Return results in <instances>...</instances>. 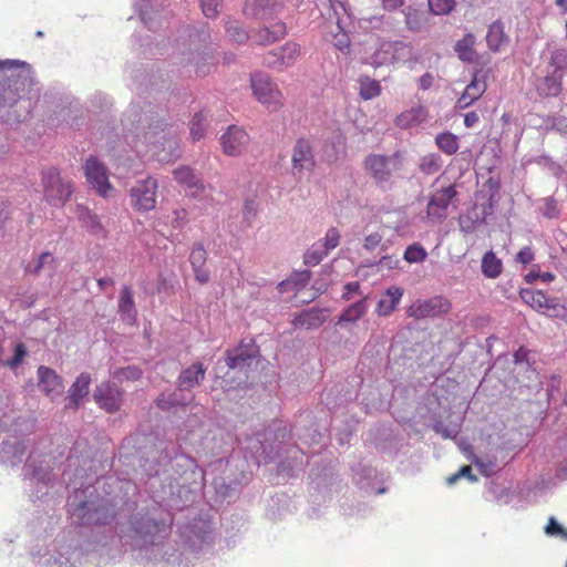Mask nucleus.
<instances>
[{
  "label": "nucleus",
  "mask_w": 567,
  "mask_h": 567,
  "mask_svg": "<svg viewBox=\"0 0 567 567\" xmlns=\"http://www.w3.org/2000/svg\"><path fill=\"white\" fill-rule=\"evenodd\" d=\"M123 125L126 130V142L128 144L142 142L152 147L153 155L159 162L168 163L181 156V144L176 137L177 130L153 110L136 112L131 109L125 114Z\"/></svg>",
  "instance_id": "obj_1"
},
{
  "label": "nucleus",
  "mask_w": 567,
  "mask_h": 567,
  "mask_svg": "<svg viewBox=\"0 0 567 567\" xmlns=\"http://www.w3.org/2000/svg\"><path fill=\"white\" fill-rule=\"evenodd\" d=\"M34 80L29 65L19 60L0 61V118L10 126L24 121L32 107Z\"/></svg>",
  "instance_id": "obj_2"
},
{
  "label": "nucleus",
  "mask_w": 567,
  "mask_h": 567,
  "mask_svg": "<svg viewBox=\"0 0 567 567\" xmlns=\"http://www.w3.org/2000/svg\"><path fill=\"white\" fill-rule=\"evenodd\" d=\"M250 86L256 100L267 110L275 112L284 105V95L277 83L268 74L264 72L252 74Z\"/></svg>",
  "instance_id": "obj_3"
},
{
  "label": "nucleus",
  "mask_w": 567,
  "mask_h": 567,
  "mask_svg": "<svg viewBox=\"0 0 567 567\" xmlns=\"http://www.w3.org/2000/svg\"><path fill=\"white\" fill-rule=\"evenodd\" d=\"M41 184L45 200L55 207L63 206L73 192L71 182L63 179L55 167L42 172Z\"/></svg>",
  "instance_id": "obj_4"
},
{
  "label": "nucleus",
  "mask_w": 567,
  "mask_h": 567,
  "mask_svg": "<svg viewBox=\"0 0 567 567\" xmlns=\"http://www.w3.org/2000/svg\"><path fill=\"white\" fill-rule=\"evenodd\" d=\"M364 165L378 185L388 184L393 175L401 167V159L398 153L392 155H369Z\"/></svg>",
  "instance_id": "obj_5"
},
{
  "label": "nucleus",
  "mask_w": 567,
  "mask_h": 567,
  "mask_svg": "<svg viewBox=\"0 0 567 567\" xmlns=\"http://www.w3.org/2000/svg\"><path fill=\"white\" fill-rule=\"evenodd\" d=\"M158 183L148 176L138 179L130 190L132 206L138 212H148L156 207Z\"/></svg>",
  "instance_id": "obj_6"
},
{
  "label": "nucleus",
  "mask_w": 567,
  "mask_h": 567,
  "mask_svg": "<svg viewBox=\"0 0 567 567\" xmlns=\"http://www.w3.org/2000/svg\"><path fill=\"white\" fill-rule=\"evenodd\" d=\"M258 354V348L252 339L243 340L236 348L226 351L225 364L229 370L246 372Z\"/></svg>",
  "instance_id": "obj_7"
},
{
  "label": "nucleus",
  "mask_w": 567,
  "mask_h": 567,
  "mask_svg": "<svg viewBox=\"0 0 567 567\" xmlns=\"http://www.w3.org/2000/svg\"><path fill=\"white\" fill-rule=\"evenodd\" d=\"M457 199L455 185L434 190L426 206V215L430 220L441 221L447 217V208Z\"/></svg>",
  "instance_id": "obj_8"
},
{
  "label": "nucleus",
  "mask_w": 567,
  "mask_h": 567,
  "mask_svg": "<svg viewBox=\"0 0 567 567\" xmlns=\"http://www.w3.org/2000/svg\"><path fill=\"white\" fill-rule=\"evenodd\" d=\"M410 55L411 49L406 43L402 41H385L381 43L372 59L374 64L384 65L405 61Z\"/></svg>",
  "instance_id": "obj_9"
},
{
  "label": "nucleus",
  "mask_w": 567,
  "mask_h": 567,
  "mask_svg": "<svg viewBox=\"0 0 567 567\" xmlns=\"http://www.w3.org/2000/svg\"><path fill=\"white\" fill-rule=\"evenodd\" d=\"M87 183L103 197L109 196L112 186L105 166L96 157L90 156L83 166Z\"/></svg>",
  "instance_id": "obj_10"
},
{
  "label": "nucleus",
  "mask_w": 567,
  "mask_h": 567,
  "mask_svg": "<svg viewBox=\"0 0 567 567\" xmlns=\"http://www.w3.org/2000/svg\"><path fill=\"white\" fill-rule=\"evenodd\" d=\"M300 56V47L295 42H287L278 50L268 52L264 58V63L270 69L284 71L292 66Z\"/></svg>",
  "instance_id": "obj_11"
},
{
  "label": "nucleus",
  "mask_w": 567,
  "mask_h": 567,
  "mask_svg": "<svg viewBox=\"0 0 567 567\" xmlns=\"http://www.w3.org/2000/svg\"><path fill=\"white\" fill-rule=\"evenodd\" d=\"M91 375L82 372L68 390L64 399V409L75 411L82 406L90 393Z\"/></svg>",
  "instance_id": "obj_12"
},
{
  "label": "nucleus",
  "mask_w": 567,
  "mask_h": 567,
  "mask_svg": "<svg viewBox=\"0 0 567 567\" xmlns=\"http://www.w3.org/2000/svg\"><path fill=\"white\" fill-rule=\"evenodd\" d=\"M95 403L107 413L117 411L122 403V392L109 381L99 384L93 393Z\"/></svg>",
  "instance_id": "obj_13"
},
{
  "label": "nucleus",
  "mask_w": 567,
  "mask_h": 567,
  "mask_svg": "<svg viewBox=\"0 0 567 567\" xmlns=\"http://www.w3.org/2000/svg\"><path fill=\"white\" fill-rule=\"evenodd\" d=\"M199 38L200 34H189V43L187 44V47L178 48V50L182 63H194L197 68L198 73L206 74L209 72V69H205L204 64H200V62L202 60L210 61L213 60V56L206 50H200V47L198 44Z\"/></svg>",
  "instance_id": "obj_14"
},
{
  "label": "nucleus",
  "mask_w": 567,
  "mask_h": 567,
  "mask_svg": "<svg viewBox=\"0 0 567 567\" xmlns=\"http://www.w3.org/2000/svg\"><path fill=\"white\" fill-rule=\"evenodd\" d=\"M249 141V135L235 125L229 126L220 137L223 151L229 156L240 155L247 148Z\"/></svg>",
  "instance_id": "obj_15"
},
{
  "label": "nucleus",
  "mask_w": 567,
  "mask_h": 567,
  "mask_svg": "<svg viewBox=\"0 0 567 567\" xmlns=\"http://www.w3.org/2000/svg\"><path fill=\"white\" fill-rule=\"evenodd\" d=\"M174 179L184 187L187 195L199 198L205 194L206 187L198 174L189 166H179L173 171Z\"/></svg>",
  "instance_id": "obj_16"
},
{
  "label": "nucleus",
  "mask_w": 567,
  "mask_h": 567,
  "mask_svg": "<svg viewBox=\"0 0 567 567\" xmlns=\"http://www.w3.org/2000/svg\"><path fill=\"white\" fill-rule=\"evenodd\" d=\"M37 375L39 389L47 396L54 400L63 393V379L53 369L41 365L38 368Z\"/></svg>",
  "instance_id": "obj_17"
},
{
  "label": "nucleus",
  "mask_w": 567,
  "mask_h": 567,
  "mask_svg": "<svg viewBox=\"0 0 567 567\" xmlns=\"http://www.w3.org/2000/svg\"><path fill=\"white\" fill-rule=\"evenodd\" d=\"M450 308L447 300L435 297L429 300H417L408 310L409 316L415 319L436 317Z\"/></svg>",
  "instance_id": "obj_18"
},
{
  "label": "nucleus",
  "mask_w": 567,
  "mask_h": 567,
  "mask_svg": "<svg viewBox=\"0 0 567 567\" xmlns=\"http://www.w3.org/2000/svg\"><path fill=\"white\" fill-rule=\"evenodd\" d=\"M292 171L295 175L303 172H311L315 167V157L310 143L306 140H299L292 151Z\"/></svg>",
  "instance_id": "obj_19"
},
{
  "label": "nucleus",
  "mask_w": 567,
  "mask_h": 567,
  "mask_svg": "<svg viewBox=\"0 0 567 567\" xmlns=\"http://www.w3.org/2000/svg\"><path fill=\"white\" fill-rule=\"evenodd\" d=\"M282 0H246L244 12L255 19H268L282 8Z\"/></svg>",
  "instance_id": "obj_20"
},
{
  "label": "nucleus",
  "mask_w": 567,
  "mask_h": 567,
  "mask_svg": "<svg viewBox=\"0 0 567 567\" xmlns=\"http://www.w3.org/2000/svg\"><path fill=\"white\" fill-rule=\"evenodd\" d=\"M519 296L526 305L547 317H550L551 307H556L558 301V299L549 298L540 290L522 289Z\"/></svg>",
  "instance_id": "obj_21"
},
{
  "label": "nucleus",
  "mask_w": 567,
  "mask_h": 567,
  "mask_svg": "<svg viewBox=\"0 0 567 567\" xmlns=\"http://www.w3.org/2000/svg\"><path fill=\"white\" fill-rule=\"evenodd\" d=\"M206 368L202 362H195L190 367L181 371L177 379L178 391H189L199 385L205 379Z\"/></svg>",
  "instance_id": "obj_22"
},
{
  "label": "nucleus",
  "mask_w": 567,
  "mask_h": 567,
  "mask_svg": "<svg viewBox=\"0 0 567 567\" xmlns=\"http://www.w3.org/2000/svg\"><path fill=\"white\" fill-rule=\"evenodd\" d=\"M118 315L121 320L127 324H134L137 317V310L133 299L131 287L124 286L118 297Z\"/></svg>",
  "instance_id": "obj_23"
},
{
  "label": "nucleus",
  "mask_w": 567,
  "mask_h": 567,
  "mask_svg": "<svg viewBox=\"0 0 567 567\" xmlns=\"http://www.w3.org/2000/svg\"><path fill=\"white\" fill-rule=\"evenodd\" d=\"M486 82L483 79H478L477 75L467 84L463 94L458 97L456 106L458 109H466L477 101L486 91Z\"/></svg>",
  "instance_id": "obj_24"
},
{
  "label": "nucleus",
  "mask_w": 567,
  "mask_h": 567,
  "mask_svg": "<svg viewBox=\"0 0 567 567\" xmlns=\"http://www.w3.org/2000/svg\"><path fill=\"white\" fill-rule=\"evenodd\" d=\"M426 117V109L415 106L399 114L395 118V125L402 130L413 128L425 122Z\"/></svg>",
  "instance_id": "obj_25"
},
{
  "label": "nucleus",
  "mask_w": 567,
  "mask_h": 567,
  "mask_svg": "<svg viewBox=\"0 0 567 567\" xmlns=\"http://www.w3.org/2000/svg\"><path fill=\"white\" fill-rule=\"evenodd\" d=\"M509 38L505 33V25L501 20L494 21L487 30L486 43L491 51L499 52L508 44Z\"/></svg>",
  "instance_id": "obj_26"
},
{
  "label": "nucleus",
  "mask_w": 567,
  "mask_h": 567,
  "mask_svg": "<svg viewBox=\"0 0 567 567\" xmlns=\"http://www.w3.org/2000/svg\"><path fill=\"white\" fill-rule=\"evenodd\" d=\"M403 296V290L399 287H389L385 292L381 296L375 311L379 316H389L399 305Z\"/></svg>",
  "instance_id": "obj_27"
},
{
  "label": "nucleus",
  "mask_w": 567,
  "mask_h": 567,
  "mask_svg": "<svg viewBox=\"0 0 567 567\" xmlns=\"http://www.w3.org/2000/svg\"><path fill=\"white\" fill-rule=\"evenodd\" d=\"M286 32L287 30L285 23L276 22L270 27H264L256 31L251 35V39L258 44L266 45L284 38Z\"/></svg>",
  "instance_id": "obj_28"
},
{
  "label": "nucleus",
  "mask_w": 567,
  "mask_h": 567,
  "mask_svg": "<svg viewBox=\"0 0 567 567\" xmlns=\"http://www.w3.org/2000/svg\"><path fill=\"white\" fill-rule=\"evenodd\" d=\"M56 268V260L51 252H42L33 262H28L25 272L31 275H40L45 272L48 277H52Z\"/></svg>",
  "instance_id": "obj_29"
},
{
  "label": "nucleus",
  "mask_w": 567,
  "mask_h": 567,
  "mask_svg": "<svg viewBox=\"0 0 567 567\" xmlns=\"http://www.w3.org/2000/svg\"><path fill=\"white\" fill-rule=\"evenodd\" d=\"M326 319L327 317L322 310L310 309L296 316L292 320V323L295 327L312 330L322 326Z\"/></svg>",
  "instance_id": "obj_30"
},
{
  "label": "nucleus",
  "mask_w": 567,
  "mask_h": 567,
  "mask_svg": "<svg viewBox=\"0 0 567 567\" xmlns=\"http://www.w3.org/2000/svg\"><path fill=\"white\" fill-rule=\"evenodd\" d=\"M563 76L546 71V75L536 84L537 92L542 96H557L561 91Z\"/></svg>",
  "instance_id": "obj_31"
},
{
  "label": "nucleus",
  "mask_w": 567,
  "mask_h": 567,
  "mask_svg": "<svg viewBox=\"0 0 567 567\" xmlns=\"http://www.w3.org/2000/svg\"><path fill=\"white\" fill-rule=\"evenodd\" d=\"M488 215L487 207L485 205H475L467 215L461 216L460 226L465 233H471L476 225L484 224Z\"/></svg>",
  "instance_id": "obj_32"
},
{
  "label": "nucleus",
  "mask_w": 567,
  "mask_h": 567,
  "mask_svg": "<svg viewBox=\"0 0 567 567\" xmlns=\"http://www.w3.org/2000/svg\"><path fill=\"white\" fill-rule=\"evenodd\" d=\"M368 311L367 298L363 297L359 301L353 302L346 308L338 318L337 324L346 326L347 323L357 322Z\"/></svg>",
  "instance_id": "obj_33"
},
{
  "label": "nucleus",
  "mask_w": 567,
  "mask_h": 567,
  "mask_svg": "<svg viewBox=\"0 0 567 567\" xmlns=\"http://www.w3.org/2000/svg\"><path fill=\"white\" fill-rule=\"evenodd\" d=\"M476 38L472 33L465 34L455 43L454 50L463 62H474L477 58L475 51Z\"/></svg>",
  "instance_id": "obj_34"
},
{
  "label": "nucleus",
  "mask_w": 567,
  "mask_h": 567,
  "mask_svg": "<svg viewBox=\"0 0 567 567\" xmlns=\"http://www.w3.org/2000/svg\"><path fill=\"white\" fill-rule=\"evenodd\" d=\"M189 400L181 391L164 392L157 398L156 404L161 410L171 411L174 408L186 405Z\"/></svg>",
  "instance_id": "obj_35"
},
{
  "label": "nucleus",
  "mask_w": 567,
  "mask_h": 567,
  "mask_svg": "<svg viewBox=\"0 0 567 567\" xmlns=\"http://www.w3.org/2000/svg\"><path fill=\"white\" fill-rule=\"evenodd\" d=\"M208 125V112L200 111L195 113L189 122V134L192 140L197 142L205 137Z\"/></svg>",
  "instance_id": "obj_36"
},
{
  "label": "nucleus",
  "mask_w": 567,
  "mask_h": 567,
  "mask_svg": "<svg viewBox=\"0 0 567 567\" xmlns=\"http://www.w3.org/2000/svg\"><path fill=\"white\" fill-rule=\"evenodd\" d=\"M567 69V50L565 48H557L550 52V58L546 71L558 74L564 78L565 70Z\"/></svg>",
  "instance_id": "obj_37"
},
{
  "label": "nucleus",
  "mask_w": 567,
  "mask_h": 567,
  "mask_svg": "<svg viewBox=\"0 0 567 567\" xmlns=\"http://www.w3.org/2000/svg\"><path fill=\"white\" fill-rule=\"evenodd\" d=\"M482 272L487 278H497L503 269L501 259L491 250L487 251L482 259Z\"/></svg>",
  "instance_id": "obj_38"
},
{
  "label": "nucleus",
  "mask_w": 567,
  "mask_h": 567,
  "mask_svg": "<svg viewBox=\"0 0 567 567\" xmlns=\"http://www.w3.org/2000/svg\"><path fill=\"white\" fill-rule=\"evenodd\" d=\"M71 506L73 507L72 515L80 518L82 520V524L89 525L104 523V520H102L101 517L97 515V511L91 513L87 502H80L76 506L74 502H72Z\"/></svg>",
  "instance_id": "obj_39"
},
{
  "label": "nucleus",
  "mask_w": 567,
  "mask_h": 567,
  "mask_svg": "<svg viewBox=\"0 0 567 567\" xmlns=\"http://www.w3.org/2000/svg\"><path fill=\"white\" fill-rule=\"evenodd\" d=\"M436 146L446 155H453L458 151V138L451 132H443L435 137Z\"/></svg>",
  "instance_id": "obj_40"
},
{
  "label": "nucleus",
  "mask_w": 567,
  "mask_h": 567,
  "mask_svg": "<svg viewBox=\"0 0 567 567\" xmlns=\"http://www.w3.org/2000/svg\"><path fill=\"white\" fill-rule=\"evenodd\" d=\"M346 140L342 134H336L331 142L324 145V156L329 162L337 161L339 155L344 152Z\"/></svg>",
  "instance_id": "obj_41"
},
{
  "label": "nucleus",
  "mask_w": 567,
  "mask_h": 567,
  "mask_svg": "<svg viewBox=\"0 0 567 567\" xmlns=\"http://www.w3.org/2000/svg\"><path fill=\"white\" fill-rule=\"evenodd\" d=\"M443 165V161L439 154L430 153L421 158L420 169L426 175L437 173Z\"/></svg>",
  "instance_id": "obj_42"
},
{
  "label": "nucleus",
  "mask_w": 567,
  "mask_h": 567,
  "mask_svg": "<svg viewBox=\"0 0 567 567\" xmlns=\"http://www.w3.org/2000/svg\"><path fill=\"white\" fill-rule=\"evenodd\" d=\"M328 250H326V248L319 241H316L306 251L303 256L305 264L307 266H317L323 260L324 257L328 256Z\"/></svg>",
  "instance_id": "obj_43"
},
{
  "label": "nucleus",
  "mask_w": 567,
  "mask_h": 567,
  "mask_svg": "<svg viewBox=\"0 0 567 567\" xmlns=\"http://www.w3.org/2000/svg\"><path fill=\"white\" fill-rule=\"evenodd\" d=\"M226 32L229 39L236 43H243L250 38L241 23L236 20H227Z\"/></svg>",
  "instance_id": "obj_44"
},
{
  "label": "nucleus",
  "mask_w": 567,
  "mask_h": 567,
  "mask_svg": "<svg viewBox=\"0 0 567 567\" xmlns=\"http://www.w3.org/2000/svg\"><path fill=\"white\" fill-rule=\"evenodd\" d=\"M380 84L370 78L360 81V95L363 100H371L380 94Z\"/></svg>",
  "instance_id": "obj_45"
},
{
  "label": "nucleus",
  "mask_w": 567,
  "mask_h": 567,
  "mask_svg": "<svg viewBox=\"0 0 567 567\" xmlns=\"http://www.w3.org/2000/svg\"><path fill=\"white\" fill-rule=\"evenodd\" d=\"M427 257L426 250L420 244H412L406 247L403 258L410 262H423Z\"/></svg>",
  "instance_id": "obj_46"
},
{
  "label": "nucleus",
  "mask_w": 567,
  "mask_h": 567,
  "mask_svg": "<svg viewBox=\"0 0 567 567\" xmlns=\"http://www.w3.org/2000/svg\"><path fill=\"white\" fill-rule=\"evenodd\" d=\"M431 12L435 16H444L451 13L456 2L455 0H427Z\"/></svg>",
  "instance_id": "obj_47"
},
{
  "label": "nucleus",
  "mask_w": 567,
  "mask_h": 567,
  "mask_svg": "<svg viewBox=\"0 0 567 567\" xmlns=\"http://www.w3.org/2000/svg\"><path fill=\"white\" fill-rule=\"evenodd\" d=\"M141 375H142L141 369L135 365L118 368V369H115L113 372V377L120 381L137 380Z\"/></svg>",
  "instance_id": "obj_48"
},
{
  "label": "nucleus",
  "mask_w": 567,
  "mask_h": 567,
  "mask_svg": "<svg viewBox=\"0 0 567 567\" xmlns=\"http://www.w3.org/2000/svg\"><path fill=\"white\" fill-rule=\"evenodd\" d=\"M330 252L338 247L340 243V233L337 228L331 227L327 230L324 237L318 240Z\"/></svg>",
  "instance_id": "obj_49"
},
{
  "label": "nucleus",
  "mask_w": 567,
  "mask_h": 567,
  "mask_svg": "<svg viewBox=\"0 0 567 567\" xmlns=\"http://www.w3.org/2000/svg\"><path fill=\"white\" fill-rule=\"evenodd\" d=\"M555 279V275L549 271L542 272L539 269H536L535 267L532 268L526 275L525 280L528 284H534L537 280H540L544 284L551 282Z\"/></svg>",
  "instance_id": "obj_50"
},
{
  "label": "nucleus",
  "mask_w": 567,
  "mask_h": 567,
  "mask_svg": "<svg viewBox=\"0 0 567 567\" xmlns=\"http://www.w3.org/2000/svg\"><path fill=\"white\" fill-rule=\"evenodd\" d=\"M202 11L207 18H215L219 14L223 0H199Z\"/></svg>",
  "instance_id": "obj_51"
},
{
  "label": "nucleus",
  "mask_w": 567,
  "mask_h": 567,
  "mask_svg": "<svg viewBox=\"0 0 567 567\" xmlns=\"http://www.w3.org/2000/svg\"><path fill=\"white\" fill-rule=\"evenodd\" d=\"M207 258V252L202 244H197L194 246L190 256L189 261L192 264V267H203Z\"/></svg>",
  "instance_id": "obj_52"
},
{
  "label": "nucleus",
  "mask_w": 567,
  "mask_h": 567,
  "mask_svg": "<svg viewBox=\"0 0 567 567\" xmlns=\"http://www.w3.org/2000/svg\"><path fill=\"white\" fill-rule=\"evenodd\" d=\"M25 354H27V349H25L24 344L18 343V344H16V348H14V355L11 359L2 362V365L9 367L11 369H16L21 364Z\"/></svg>",
  "instance_id": "obj_53"
},
{
  "label": "nucleus",
  "mask_w": 567,
  "mask_h": 567,
  "mask_svg": "<svg viewBox=\"0 0 567 567\" xmlns=\"http://www.w3.org/2000/svg\"><path fill=\"white\" fill-rule=\"evenodd\" d=\"M461 477H466L471 482H475L477 480V477L472 473V467L470 465H464L456 473L450 475L446 478V483L449 485H452L455 482H457Z\"/></svg>",
  "instance_id": "obj_54"
},
{
  "label": "nucleus",
  "mask_w": 567,
  "mask_h": 567,
  "mask_svg": "<svg viewBox=\"0 0 567 567\" xmlns=\"http://www.w3.org/2000/svg\"><path fill=\"white\" fill-rule=\"evenodd\" d=\"M542 212L543 215L549 219L558 217L559 207L557 200L553 197L545 198Z\"/></svg>",
  "instance_id": "obj_55"
},
{
  "label": "nucleus",
  "mask_w": 567,
  "mask_h": 567,
  "mask_svg": "<svg viewBox=\"0 0 567 567\" xmlns=\"http://www.w3.org/2000/svg\"><path fill=\"white\" fill-rule=\"evenodd\" d=\"M135 530L141 535H153L163 530V523L147 520L146 524L135 527Z\"/></svg>",
  "instance_id": "obj_56"
},
{
  "label": "nucleus",
  "mask_w": 567,
  "mask_h": 567,
  "mask_svg": "<svg viewBox=\"0 0 567 567\" xmlns=\"http://www.w3.org/2000/svg\"><path fill=\"white\" fill-rule=\"evenodd\" d=\"M188 221V213L185 208H177L173 212V217L171 219V225L174 228H182Z\"/></svg>",
  "instance_id": "obj_57"
},
{
  "label": "nucleus",
  "mask_w": 567,
  "mask_h": 567,
  "mask_svg": "<svg viewBox=\"0 0 567 567\" xmlns=\"http://www.w3.org/2000/svg\"><path fill=\"white\" fill-rule=\"evenodd\" d=\"M81 218L84 225L93 233H99L102 229V226L97 219V217L91 214L89 210L81 215Z\"/></svg>",
  "instance_id": "obj_58"
},
{
  "label": "nucleus",
  "mask_w": 567,
  "mask_h": 567,
  "mask_svg": "<svg viewBox=\"0 0 567 567\" xmlns=\"http://www.w3.org/2000/svg\"><path fill=\"white\" fill-rule=\"evenodd\" d=\"M344 291L341 296V298L346 301L350 300L353 295H361L360 285L358 281L354 282H348L343 287Z\"/></svg>",
  "instance_id": "obj_59"
},
{
  "label": "nucleus",
  "mask_w": 567,
  "mask_h": 567,
  "mask_svg": "<svg viewBox=\"0 0 567 567\" xmlns=\"http://www.w3.org/2000/svg\"><path fill=\"white\" fill-rule=\"evenodd\" d=\"M550 318H559L567 322V301L561 303L558 300L556 307H551Z\"/></svg>",
  "instance_id": "obj_60"
},
{
  "label": "nucleus",
  "mask_w": 567,
  "mask_h": 567,
  "mask_svg": "<svg viewBox=\"0 0 567 567\" xmlns=\"http://www.w3.org/2000/svg\"><path fill=\"white\" fill-rule=\"evenodd\" d=\"M382 236L379 233H372L364 238V248L367 250H374L381 243Z\"/></svg>",
  "instance_id": "obj_61"
},
{
  "label": "nucleus",
  "mask_w": 567,
  "mask_h": 567,
  "mask_svg": "<svg viewBox=\"0 0 567 567\" xmlns=\"http://www.w3.org/2000/svg\"><path fill=\"white\" fill-rule=\"evenodd\" d=\"M534 260V252L530 247H524L516 255V261L527 265Z\"/></svg>",
  "instance_id": "obj_62"
},
{
  "label": "nucleus",
  "mask_w": 567,
  "mask_h": 567,
  "mask_svg": "<svg viewBox=\"0 0 567 567\" xmlns=\"http://www.w3.org/2000/svg\"><path fill=\"white\" fill-rule=\"evenodd\" d=\"M382 8L386 11H394L404 6L405 0H381Z\"/></svg>",
  "instance_id": "obj_63"
},
{
  "label": "nucleus",
  "mask_w": 567,
  "mask_h": 567,
  "mask_svg": "<svg viewBox=\"0 0 567 567\" xmlns=\"http://www.w3.org/2000/svg\"><path fill=\"white\" fill-rule=\"evenodd\" d=\"M193 270L198 282L206 284L209 280V272L203 267H195Z\"/></svg>",
  "instance_id": "obj_64"
}]
</instances>
